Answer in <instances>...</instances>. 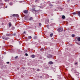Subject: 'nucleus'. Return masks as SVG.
<instances>
[{"label": "nucleus", "instance_id": "obj_1", "mask_svg": "<svg viewBox=\"0 0 80 80\" xmlns=\"http://www.w3.org/2000/svg\"><path fill=\"white\" fill-rule=\"evenodd\" d=\"M63 28H60L58 29V31L59 32H63Z\"/></svg>", "mask_w": 80, "mask_h": 80}, {"label": "nucleus", "instance_id": "obj_2", "mask_svg": "<svg viewBox=\"0 0 80 80\" xmlns=\"http://www.w3.org/2000/svg\"><path fill=\"white\" fill-rule=\"evenodd\" d=\"M74 72L75 73H76V75H79V73L78 72H77L76 70L74 71Z\"/></svg>", "mask_w": 80, "mask_h": 80}, {"label": "nucleus", "instance_id": "obj_3", "mask_svg": "<svg viewBox=\"0 0 80 80\" xmlns=\"http://www.w3.org/2000/svg\"><path fill=\"white\" fill-rule=\"evenodd\" d=\"M2 38L3 39H4L5 40H8V39H9V38L8 37L4 38L3 37H2Z\"/></svg>", "mask_w": 80, "mask_h": 80}, {"label": "nucleus", "instance_id": "obj_4", "mask_svg": "<svg viewBox=\"0 0 80 80\" xmlns=\"http://www.w3.org/2000/svg\"><path fill=\"white\" fill-rule=\"evenodd\" d=\"M23 12L24 13H26V14L28 13V10H24L23 11Z\"/></svg>", "mask_w": 80, "mask_h": 80}, {"label": "nucleus", "instance_id": "obj_5", "mask_svg": "<svg viewBox=\"0 0 80 80\" xmlns=\"http://www.w3.org/2000/svg\"><path fill=\"white\" fill-rule=\"evenodd\" d=\"M48 64L49 65H52L53 64V63L52 62V61H50L48 62Z\"/></svg>", "mask_w": 80, "mask_h": 80}, {"label": "nucleus", "instance_id": "obj_6", "mask_svg": "<svg viewBox=\"0 0 80 80\" xmlns=\"http://www.w3.org/2000/svg\"><path fill=\"white\" fill-rule=\"evenodd\" d=\"M78 13L77 14H78V16H80V11H77Z\"/></svg>", "mask_w": 80, "mask_h": 80}, {"label": "nucleus", "instance_id": "obj_7", "mask_svg": "<svg viewBox=\"0 0 80 80\" xmlns=\"http://www.w3.org/2000/svg\"><path fill=\"white\" fill-rule=\"evenodd\" d=\"M9 27H10L12 26V23L9 22Z\"/></svg>", "mask_w": 80, "mask_h": 80}, {"label": "nucleus", "instance_id": "obj_8", "mask_svg": "<svg viewBox=\"0 0 80 80\" xmlns=\"http://www.w3.org/2000/svg\"><path fill=\"white\" fill-rule=\"evenodd\" d=\"M62 19H65V16L64 15L62 16Z\"/></svg>", "mask_w": 80, "mask_h": 80}, {"label": "nucleus", "instance_id": "obj_9", "mask_svg": "<svg viewBox=\"0 0 80 80\" xmlns=\"http://www.w3.org/2000/svg\"><path fill=\"white\" fill-rule=\"evenodd\" d=\"M38 2H39V0H35V3H38Z\"/></svg>", "mask_w": 80, "mask_h": 80}, {"label": "nucleus", "instance_id": "obj_10", "mask_svg": "<svg viewBox=\"0 0 80 80\" xmlns=\"http://www.w3.org/2000/svg\"><path fill=\"white\" fill-rule=\"evenodd\" d=\"M16 14H14L12 16H11V17H16Z\"/></svg>", "mask_w": 80, "mask_h": 80}, {"label": "nucleus", "instance_id": "obj_11", "mask_svg": "<svg viewBox=\"0 0 80 80\" xmlns=\"http://www.w3.org/2000/svg\"><path fill=\"white\" fill-rule=\"evenodd\" d=\"M31 57L32 58H35V55L33 54L32 55Z\"/></svg>", "mask_w": 80, "mask_h": 80}, {"label": "nucleus", "instance_id": "obj_12", "mask_svg": "<svg viewBox=\"0 0 80 80\" xmlns=\"http://www.w3.org/2000/svg\"><path fill=\"white\" fill-rule=\"evenodd\" d=\"M46 22L47 23H49V20L48 19L46 21Z\"/></svg>", "mask_w": 80, "mask_h": 80}, {"label": "nucleus", "instance_id": "obj_13", "mask_svg": "<svg viewBox=\"0 0 80 80\" xmlns=\"http://www.w3.org/2000/svg\"><path fill=\"white\" fill-rule=\"evenodd\" d=\"M32 11H35V12H37V11H36L35 10V8H32Z\"/></svg>", "mask_w": 80, "mask_h": 80}, {"label": "nucleus", "instance_id": "obj_14", "mask_svg": "<svg viewBox=\"0 0 80 80\" xmlns=\"http://www.w3.org/2000/svg\"><path fill=\"white\" fill-rule=\"evenodd\" d=\"M6 36L7 37H10V34H6Z\"/></svg>", "mask_w": 80, "mask_h": 80}, {"label": "nucleus", "instance_id": "obj_15", "mask_svg": "<svg viewBox=\"0 0 80 80\" xmlns=\"http://www.w3.org/2000/svg\"><path fill=\"white\" fill-rule=\"evenodd\" d=\"M78 41H80V37H79L77 38Z\"/></svg>", "mask_w": 80, "mask_h": 80}, {"label": "nucleus", "instance_id": "obj_16", "mask_svg": "<svg viewBox=\"0 0 80 80\" xmlns=\"http://www.w3.org/2000/svg\"><path fill=\"white\" fill-rule=\"evenodd\" d=\"M33 20V18L32 17L30 18H29V20Z\"/></svg>", "mask_w": 80, "mask_h": 80}, {"label": "nucleus", "instance_id": "obj_17", "mask_svg": "<svg viewBox=\"0 0 80 80\" xmlns=\"http://www.w3.org/2000/svg\"><path fill=\"white\" fill-rule=\"evenodd\" d=\"M50 36L51 37H52L53 36V33H52L50 35Z\"/></svg>", "mask_w": 80, "mask_h": 80}, {"label": "nucleus", "instance_id": "obj_18", "mask_svg": "<svg viewBox=\"0 0 80 80\" xmlns=\"http://www.w3.org/2000/svg\"><path fill=\"white\" fill-rule=\"evenodd\" d=\"M9 5H13V3H12V2H10L9 3Z\"/></svg>", "mask_w": 80, "mask_h": 80}, {"label": "nucleus", "instance_id": "obj_19", "mask_svg": "<svg viewBox=\"0 0 80 80\" xmlns=\"http://www.w3.org/2000/svg\"><path fill=\"white\" fill-rule=\"evenodd\" d=\"M28 38L29 39H31V38H32V37L30 36H29L28 37Z\"/></svg>", "mask_w": 80, "mask_h": 80}, {"label": "nucleus", "instance_id": "obj_20", "mask_svg": "<svg viewBox=\"0 0 80 80\" xmlns=\"http://www.w3.org/2000/svg\"><path fill=\"white\" fill-rule=\"evenodd\" d=\"M37 36H35L34 37V39H35V40L37 39Z\"/></svg>", "mask_w": 80, "mask_h": 80}, {"label": "nucleus", "instance_id": "obj_21", "mask_svg": "<svg viewBox=\"0 0 80 80\" xmlns=\"http://www.w3.org/2000/svg\"><path fill=\"white\" fill-rule=\"evenodd\" d=\"M11 29L12 30H14V29H15V27H12L11 28Z\"/></svg>", "mask_w": 80, "mask_h": 80}, {"label": "nucleus", "instance_id": "obj_22", "mask_svg": "<svg viewBox=\"0 0 80 80\" xmlns=\"http://www.w3.org/2000/svg\"><path fill=\"white\" fill-rule=\"evenodd\" d=\"M75 36V35L74 34H72V37H74Z\"/></svg>", "mask_w": 80, "mask_h": 80}, {"label": "nucleus", "instance_id": "obj_23", "mask_svg": "<svg viewBox=\"0 0 80 80\" xmlns=\"http://www.w3.org/2000/svg\"><path fill=\"white\" fill-rule=\"evenodd\" d=\"M72 14H73V15H75V14H77V13L76 12H73L72 13Z\"/></svg>", "mask_w": 80, "mask_h": 80}, {"label": "nucleus", "instance_id": "obj_24", "mask_svg": "<svg viewBox=\"0 0 80 80\" xmlns=\"http://www.w3.org/2000/svg\"><path fill=\"white\" fill-rule=\"evenodd\" d=\"M39 26H40V27H41V26H42V23H39Z\"/></svg>", "mask_w": 80, "mask_h": 80}, {"label": "nucleus", "instance_id": "obj_25", "mask_svg": "<svg viewBox=\"0 0 80 80\" xmlns=\"http://www.w3.org/2000/svg\"><path fill=\"white\" fill-rule=\"evenodd\" d=\"M52 57V55H49V57H48V56L47 57H48V58H50V57Z\"/></svg>", "mask_w": 80, "mask_h": 80}, {"label": "nucleus", "instance_id": "obj_26", "mask_svg": "<svg viewBox=\"0 0 80 80\" xmlns=\"http://www.w3.org/2000/svg\"><path fill=\"white\" fill-rule=\"evenodd\" d=\"M16 17H18V15L16 14Z\"/></svg>", "mask_w": 80, "mask_h": 80}, {"label": "nucleus", "instance_id": "obj_27", "mask_svg": "<svg viewBox=\"0 0 80 80\" xmlns=\"http://www.w3.org/2000/svg\"><path fill=\"white\" fill-rule=\"evenodd\" d=\"M17 58H18V56H17L15 57V59H17Z\"/></svg>", "mask_w": 80, "mask_h": 80}, {"label": "nucleus", "instance_id": "obj_28", "mask_svg": "<svg viewBox=\"0 0 80 80\" xmlns=\"http://www.w3.org/2000/svg\"><path fill=\"white\" fill-rule=\"evenodd\" d=\"M13 36H15V35H16V33H14L13 34Z\"/></svg>", "mask_w": 80, "mask_h": 80}, {"label": "nucleus", "instance_id": "obj_29", "mask_svg": "<svg viewBox=\"0 0 80 80\" xmlns=\"http://www.w3.org/2000/svg\"><path fill=\"white\" fill-rule=\"evenodd\" d=\"M9 0H5V2H8V1H9Z\"/></svg>", "mask_w": 80, "mask_h": 80}, {"label": "nucleus", "instance_id": "obj_30", "mask_svg": "<svg viewBox=\"0 0 80 80\" xmlns=\"http://www.w3.org/2000/svg\"><path fill=\"white\" fill-rule=\"evenodd\" d=\"M25 55L26 56H28V54H27V53H25Z\"/></svg>", "mask_w": 80, "mask_h": 80}, {"label": "nucleus", "instance_id": "obj_31", "mask_svg": "<svg viewBox=\"0 0 80 80\" xmlns=\"http://www.w3.org/2000/svg\"><path fill=\"white\" fill-rule=\"evenodd\" d=\"M78 64V62H75V65H77Z\"/></svg>", "mask_w": 80, "mask_h": 80}, {"label": "nucleus", "instance_id": "obj_32", "mask_svg": "<svg viewBox=\"0 0 80 80\" xmlns=\"http://www.w3.org/2000/svg\"><path fill=\"white\" fill-rule=\"evenodd\" d=\"M37 71H38V72H39V71H40V69H38Z\"/></svg>", "mask_w": 80, "mask_h": 80}, {"label": "nucleus", "instance_id": "obj_33", "mask_svg": "<svg viewBox=\"0 0 80 80\" xmlns=\"http://www.w3.org/2000/svg\"><path fill=\"white\" fill-rule=\"evenodd\" d=\"M36 43V42H32V44H33L34 43Z\"/></svg>", "mask_w": 80, "mask_h": 80}, {"label": "nucleus", "instance_id": "obj_34", "mask_svg": "<svg viewBox=\"0 0 80 80\" xmlns=\"http://www.w3.org/2000/svg\"><path fill=\"white\" fill-rule=\"evenodd\" d=\"M6 63H7V64H9V62H7Z\"/></svg>", "mask_w": 80, "mask_h": 80}, {"label": "nucleus", "instance_id": "obj_35", "mask_svg": "<svg viewBox=\"0 0 80 80\" xmlns=\"http://www.w3.org/2000/svg\"><path fill=\"white\" fill-rule=\"evenodd\" d=\"M60 11H62V8H61V10H60Z\"/></svg>", "mask_w": 80, "mask_h": 80}, {"label": "nucleus", "instance_id": "obj_36", "mask_svg": "<svg viewBox=\"0 0 80 80\" xmlns=\"http://www.w3.org/2000/svg\"><path fill=\"white\" fill-rule=\"evenodd\" d=\"M70 2V0H68L67 1L68 2Z\"/></svg>", "mask_w": 80, "mask_h": 80}, {"label": "nucleus", "instance_id": "obj_37", "mask_svg": "<svg viewBox=\"0 0 80 80\" xmlns=\"http://www.w3.org/2000/svg\"><path fill=\"white\" fill-rule=\"evenodd\" d=\"M22 69H23V70H24V69H25V68H22Z\"/></svg>", "mask_w": 80, "mask_h": 80}, {"label": "nucleus", "instance_id": "obj_38", "mask_svg": "<svg viewBox=\"0 0 80 80\" xmlns=\"http://www.w3.org/2000/svg\"><path fill=\"white\" fill-rule=\"evenodd\" d=\"M5 8H7V6H6V7H5Z\"/></svg>", "mask_w": 80, "mask_h": 80}, {"label": "nucleus", "instance_id": "obj_39", "mask_svg": "<svg viewBox=\"0 0 80 80\" xmlns=\"http://www.w3.org/2000/svg\"><path fill=\"white\" fill-rule=\"evenodd\" d=\"M3 24H4L3 23H2V25H3Z\"/></svg>", "mask_w": 80, "mask_h": 80}, {"label": "nucleus", "instance_id": "obj_40", "mask_svg": "<svg viewBox=\"0 0 80 80\" xmlns=\"http://www.w3.org/2000/svg\"><path fill=\"white\" fill-rule=\"evenodd\" d=\"M25 32H26L25 31L24 32V33H25Z\"/></svg>", "mask_w": 80, "mask_h": 80}, {"label": "nucleus", "instance_id": "obj_41", "mask_svg": "<svg viewBox=\"0 0 80 80\" xmlns=\"http://www.w3.org/2000/svg\"><path fill=\"white\" fill-rule=\"evenodd\" d=\"M35 28H37V27H36V26H35Z\"/></svg>", "mask_w": 80, "mask_h": 80}, {"label": "nucleus", "instance_id": "obj_42", "mask_svg": "<svg viewBox=\"0 0 80 80\" xmlns=\"http://www.w3.org/2000/svg\"><path fill=\"white\" fill-rule=\"evenodd\" d=\"M42 77L40 76V78H42Z\"/></svg>", "mask_w": 80, "mask_h": 80}, {"label": "nucleus", "instance_id": "obj_43", "mask_svg": "<svg viewBox=\"0 0 80 80\" xmlns=\"http://www.w3.org/2000/svg\"><path fill=\"white\" fill-rule=\"evenodd\" d=\"M41 50H42V49H41Z\"/></svg>", "mask_w": 80, "mask_h": 80}, {"label": "nucleus", "instance_id": "obj_44", "mask_svg": "<svg viewBox=\"0 0 80 80\" xmlns=\"http://www.w3.org/2000/svg\"><path fill=\"white\" fill-rule=\"evenodd\" d=\"M79 17H80V16H79Z\"/></svg>", "mask_w": 80, "mask_h": 80}]
</instances>
